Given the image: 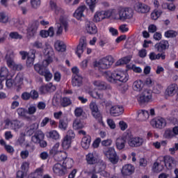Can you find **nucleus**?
<instances>
[{
  "label": "nucleus",
  "mask_w": 178,
  "mask_h": 178,
  "mask_svg": "<svg viewBox=\"0 0 178 178\" xmlns=\"http://www.w3.org/2000/svg\"><path fill=\"white\" fill-rule=\"evenodd\" d=\"M106 79L111 83H113L115 80L121 81V83H126L129 80V74L120 71L108 72Z\"/></svg>",
  "instance_id": "1"
},
{
  "label": "nucleus",
  "mask_w": 178,
  "mask_h": 178,
  "mask_svg": "<svg viewBox=\"0 0 178 178\" xmlns=\"http://www.w3.org/2000/svg\"><path fill=\"white\" fill-rule=\"evenodd\" d=\"M102 152L104 156H106L113 165H116L118 162H119V156L118 155V153H116L115 147H104Z\"/></svg>",
  "instance_id": "2"
},
{
  "label": "nucleus",
  "mask_w": 178,
  "mask_h": 178,
  "mask_svg": "<svg viewBox=\"0 0 178 178\" xmlns=\"http://www.w3.org/2000/svg\"><path fill=\"white\" fill-rule=\"evenodd\" d=\"M89 108L92 116H93V118L96 119V120H97V122H99L100 124H102V126H105V124H104V121H102V113L101 112L99 108H98V105H97V103H95V102H91L89 104Z\"/></svg>",
  "instance_id": "3"
},
{
  "label": "nucleus",
  "mask_w": 178,
  "mask_h": 178,
  "mask_svg": "<svg viewBox=\"0 0 178 178\" xmlns=\"http://www.w3.org/2000/svg\"><path fill=\"white\" fill-rule=\"evenodd\" d=\"M86 160L88 165H96V163H100L103 169L106 168L105 162L103 160L99 159L98 155L94 152L88 154L86 156Z\"/></svg>",
  "instance_id": "4"
},
{
  "label": "nucleus",
  "mask_w": 178,
  "mask_h": 178,
  "mask_svg": "<svg viewBox=\"0 0 178 178\" xmlns=\"http://www.w3.org/2000/svg\"><path fill=\"white\" fill-rule=\"evenodd\" d=\"M138 101L140 105H144V104H148V102H152V90L149 89H145L140 95Z\"/></svg>",
  "instance_id": "5"
},
{
  "label": "nucleus",
  "mask_w": 178,
  "mask_h": 178,
  "mask_svg": "<svg viewBox=\"0 0 178 178\" xmlns=\"http://www.w3.org/2000/svg\"><path fill=\"white\" fill-rule=\"evenodd\" d=\"M113 57H112V56H107L100 59L97 63V66H98L99 69H109V67L113 65Z\"/></svg>",
  "instance_id": "6"
},
{
  "label": "nucleus",
  "mask_w": 178,
  "mask_h": 178,
  "mask_svg": "<svg viewBox=\"0 0 178 178\" xmlns=\"http://www.w3.org/2000/svg\"><path fill=\"white\" fill-rule=\"evenodd\" d=\"M119 19L122 22L124 20H127V19H131L134 13L133 12V9L130 8H122L118 11Z\"/></svg>",
  "instance_id": "7"
},
{
  "label": "nucleus",
  "mask_w": 178,
  "mask_h": 178,
  "mask_svg": "<svg viewBox=\"0 0 178 178\" xmlns=\"http://www.w3.org/2000/svg\"><path fill=\"white\" fill-rule=\"evenodd\" d=\"M150 124L152 126V127H154V129H159V130H162V129H165L167 122L165 118L159 117L152 120Z\"/></svg>",
  "instance_id": "8"
},
{
  "label": "nucleus",
  "mask_w": 178,
  "mask_h": 178,
  "mask_svg": "<svg viewBox=\"0 0 178 178\" xmlns=\"http://www.w3.org/2000/svg\"><path fill=\"white\" fill-rule=\"evenodd\" d=\"M5 123H6V127H9V126H10V127L13 130H15V131H17V130H19V129H21L24 126L22 122L19 120H10L9 119H7L5 120Z\"/></svg>",
  "instance_id": "9"
},
{
  "label": "nucleus",
  "mask_w": 178,
  "mask_h": 178,
  "mask_svg": "<svg viewBox=\"0 0 178 178\" xmlns=\"http://www.w3.org/2000/svg\"><path fill=\"white\" fill-rule=\"evenodd\" d=\"M134 9L138 13L142 14L148 13L151 10V8L148 5L142 2L136 3L134 6Z\"/></svg>",
  "instance_id": "10"
},
{
  "label": "nucleus",
  "mask_w": 178,
  "mask_h": 178,
  "mask_svg": "<svg viewBox=\"0 0 178 178\" xmlns=\"http://www.w3.org/2000/svg\"><path fill=\"white\" fill-rule=\"evenodd\" d=\"M40 22H38V20L33 21L29 24L26 29L27 34H29L30 37H34L37 34V31L38 30Z\"/></svg>",
  "instance_id": "11"
},
{
  "label": "nucleus",
  "mask_w": 178,
  "mask_h": 178,
  "mask_svg": "<svg viewBox=\"0 0 178 178\" xmlns=\"http://www.w3.org/2000/svg\"><path fill=\"white\" fill-rule=\"evenodd\" d=\"M111 11L109 10H102L99 12H97L94 16V21L98 23V22H101L104 20V19H108L110 16H111Z\"/></svg>",
  "instance_id": "12"
},
{
  "label": "nucleus",
  "mask_w": 178,
  "mask_h": 178,
  "mask_svg": "<svg viewBox=\"0 0 178 178\" xmlns=\"http://www.w3.org/2000/svg\"><path fill=\"white\" fill-rule=\"evenodd\" d=\"M44 55L46 59L43 60V65L44 66H48L49 63H52V56H54V49L52 47H47L44 49Z\"/></svg>",
  "instance_id": "13"
},
{
  "label": "nucleus",
  "mask_w": 178,
  "mask_h": 178,
  "mask_svg": "<svg viewBox=\"0 0 178 178\" xmlns=\"http://www.w3.org/2000/svg\"><path fill=\"white\" fill-rule=\"evenodd\" d=\"M59 20L60 23L56 24V26L58 29L56 31L57 35H60V34L63 33V28L62 27V26H64L65 31L67 30V21L66 20V19H65L63 16H61L60 17Z\"/></svg>",
  "instance_id": "14"
},
{
  "label": "nucleus",
  "mask_w": 178,
  "mask_h": 178,
  "mask_svg": "<svg viewBox=\"0 0 178 178\" xmlns=\"http://www.w3.org/2000/svg\"><path fill=\"white\" fill-rule=\"evenodd\" d=\"M87 48V41L85 38H81L79 40V44L77 45L76 54L79 58H81V54L84 52V50Z\"/></svg>",
  "instance_id": "15"
},
{
  "label": "nucleus",
  "mask_w": 178,
  "mask_h": 178,
  "mask_svg": "<svg viewBox=\"0 0 178 178\" xmlns=\"http://www.w3.org/2000/svg\"><path fill=\"white\" fill-rule=\"evenodd\" d=\"M163 161L165 167L167 168V169H169L170 170L173 169V168L176 166V163H177V161L175 159V158L170 156H164Z\"/></svg>",
  "instance_id": "16"
},
{
  "label": "nucleus",
  "mask_w": 178,
  "mask_h": 178,
  "mask_svg": "<svg viewBox=\"0 0 178 178\" xmlns=\"http://www.w3.org/2000/svg\"><path fill=\"white\" fill-rule=\"evenodd\" d=\"M134 166L131 164L124 165L121 170V173L124 177H127V176H131L134 173Z\"/></svg>",
  "instance_id": "17"
},
{
  "label": "nucleus",
  "mask_w": 178,
  "mask_h": 178,
  "mask_svg": "<svg viewBox=\"0 0 178 178\" xmlns=\"http://www.w3.org/2000/svg\"><path fill=\"white\" fill-rule=\"evenodd\" d=\"M143 143L144 139L140 137L129 138V139L128 140V145H129V147H141Z\"/></svg>",
  "instance_id": "18"
},
{
  "label": "nucleus",
  "mask_w": 178,
  "mask_h": 178,
  "mask_svg": "<svg viewBox=\"0 0 178 178\" xmlns=\"http://www.w3.org/2000/svg\"><path fill=\"white\" fill-rule=\"evenodd\" d=\"M154 48L158 52L164 53L166 49H169V42L168 40H163L160 42L156 43Z\"/></svg>",
  "instance_id": "19"
},
{
  "label": "nucleus",
  "mask_w": 178,
  "mask_h": 178,
  "mask_svg": "<svg viewBox=\"0 0 178 178\" xmlns=\"http://www.w3.org/2000/svg\"><path fill=\"white\" fill-rule=\"evenodd\" d=\"M53 172L58 176H65L67 173V170L64 169L63 165L59 163H56L53 167Z\"/></svg>",
  "instance_id": "20"
},
{
  "label": "nucleus",
  "mask_w": 178,
  "mask_h": 178,
  "mask_svg": "<svg viewBox=\"0 0 178 178\" xmlns=\"http://www.w3.org/2000/svg\"><path fill=\"white\" fill-rule=\"evenodd\" d=\"M86 30L88 34L91 35L97 34V33H98V29H97L95 24L88 20L86 21Z\"/></svg>",
  "instance_id": "21"
},
{
  "label": "nucleus",
  "mask_w": 178,
  "mask_h": 178,
  "mask_svg": "<svg viewBox=\"0 0 178 178\" xmlns=\"http://www.w3.org/2000/svg\"><path fill=\"white\" fill-rule=\"evenodd\" d=\"M8 76H9V70H8V68L6 67H1L0 70V90L3 88V84H2V83L6 80Z\"/></svg>",
  "instance_id": "22"
},
{
  "label": "nucleus",
  "mask_w": 178,
  "mask_h": 178,
  "mask_svg": "<svg viewBox=\"0 0 178 178\" xmlns=\"http://www.w3.org/2000/svg\"><path fill=\"white\" fill-rule=\"evenodd\" d=\"M72 87H81L83 86V76L80 75H72Z\"/></svg>",
  "instance_id": "23"
},
{
  "label": "nucleus",
  "mask_w": 178,
  "mask_h": 178,
  "mask_svg": "<svg viewBox=\"0 0 178 178\" xmlns=\"http://www.w3.org/2000/svg\"><path fill=\"white\" fill-rule=\"evenodd\" d=\"M50 8L52 10L54 11L55 15H57V16H62L63 13H65V11H63V9L62 8L56 5V3L54 1H50Z\"/></svg>",
  "instance_id": "24"
},
{
  "label": "nucleus",
  "mask_w": 178,
  "mask_h": 178,
  "mask_svg": "<svg viewBox=\"0 0 178 178\" xmlns=\"http://www.w3.org/2000/svg\"><path fill=\"white\" fill-rule=\"evenodd\" d=\"M44 138H45V135L42 131H36L34 136L31 137V141L35 144V143H38L41 140H44Z\"/></svg>",
  "instance_id": "25"
},
{
  "label": "nucleus",
  "mask_w": 178,
  "mask_h": 178,
  "mask_svg": "<svg viewBox=\"0 0 178 178\" xmlns=\"http://www.w3.org/2000/svg\"><path fill=\"white\" fill-rule=\"evenodd\" d=\"M93 84L95 86V87H97L99 90H112V87L102 81H95Z\"/></svg>",
  "instance_id": "26"
},
{
  "label": "nucleus",
  "mask_w": 178,
  "mask_h": 178,
  "mask_svg": "<svg viewBox=\"0 0 178 178\" xmlns=\"http://www.w3.org/2000/svg\"><path fill=\"white\" fill-rule=\"evenodd\" d=\"M178 87L177 85L175 83H172L170 85L166 90L165 93L168 97H173V95H176V93L177 92Z\"/></svg>",
  "instance_id": "27"
},
{
  "label": "nucleus",
  "mask_w": 178,
  "mask_h": 178,
  "mask_svg": "<svg viewBox=\"0 0 178 178\" xmlns=\"http://www.w3.org/2000/svg\"><path fill=\"white\" fill-rule=\"evenodd\" d=\"M123 106H112L110 109V113L114 116H119L123 113Z\"/></svg>",
  "instance_id": "28"
},
{
  "label": "nucleus",
  "mask_w": 178,
  "mask_h": 178,
  "mask_svg": "<svg viewBox=\"0 0 178 178\" xmlns=\"http://www.w3.org/2000/svg\"><path fill=\"white\" fill-rule=\"evenodd\" d=\"M91 144V136L89 135L85 136L81 140V145L83 149H88Z\"/></svg>",
  "instance_id": "29"
},
{
  "label": "nucleus",
  "mask_w": 178,
  "mask_h": 178,
  "mask_svg": "<svg viewBox=\"0 0 178 178\" xmlns=\"http://www.w3.org/2000/svg\"><path fill=\"white\" fill-rule=\"evenodd\" d=\"M115 145L118 151H122L124 148H126V138H118L115 140Z\"/></svg>",
  "instance_id": "30"
},
{
  "label": "nucleus",
  "mask_w": 178,
  "mask_h": 178,
  "mask_svg": "<svg viewBox=\"0 0 178 178\" xmlns=\"http://www.w3.org/2000/svg\"><path fill=\"white\" fill-rule=\"evenodd\" d=\"M84 10H86V6H82L79 7L75 13H74V17L77 19V20H81V17H84Z\"/></svg>",
  "instance_id": "31"
},
{
  "label": "nucleus",
  "mask_w": 178,
  "mask_h": 178,
  "mask_svg": "<svg viewBox=\"0 0 178 178\" xmlns=\"http://www.w3.org/2000/svg\"><path fill=\"white\" fill-rule=\"evenodd\" d=\"M54 27L51 26L48 31L42 30L40 32V35L42 37V38H47V37H54Z\"/></svg>",
  "instance_id": "32"
},
{
  "label": "nucleus",
  "mask_w": 178,
  "mask_h": 178,
  "mask_svg": "<svg viewBox=\"0 0 178 178\" xmlns=\"http://www.w3.org/2000/svg\"><path fill=\"white\" fill-rule=\"evenodd\" d=\"M67 158V154L65 152H58L55 156H54V159L57 162H62V161H65Z\"/></svg>",
  "instance_id": "33"
},
{
  "label": "nucleus",
  "mask_w": 178,
  "mask_h": 178,
  "mask_svg": "<svg viewBox=\"0 0 178 178\" xmlns=\"http://www.w3.org/2000/svg\"><path fill=\"white\" fill-rule=\"evenodd\" d=\"M73 159L67 157L63 163V168H64L65 170H67V169H72V168H73Z\"/></svg>",
  "instance_id": "34"
},
{
  "label": "nucleus",
  "mask_w": 178,
  "mask_h": 178,
  "mask_svg": "<svg viewBox=\"0 0 178 178\" xmlns=\"http://www.w3.org/2000/svg\"><path fill=\"white\" fill-rule=\"evenodd\" d=\"M47 66L48 65H44V61H42V65L41 64H36L34 65V69L37 73L39 74L42 75L44 74V70L47 69Z\"/></svg>",
  "instance_id": "35"
},
{
  "label": "nucleus",
  "mask_w": 178,
  "mask_h": 178,
  "mask_svg": "<svg viewBox=\"0 0 178 178\" xmlns=\"http://www.w3.org/2000/svg\"><path fill=\"white\" fill-rule=\"evenodd\" d=\"M54 47L58 52H65L66 51V45L59 40L55 43Z\"/></svg>",
  "instance_id": "36"
},
{
  "label": "nucleus",
  "mask_w": 178,
  "mask_h": 178,
  "mask_svg": "<svg viewBox=\"0 0 178 178\" xmlns=\"http://www.w3.org/2000/svg\"><path fill=\"white\" fill-rule=\"evenodd\" d=\"M71 144L72 139H69V138H66V136H65L62 142V147L63 149H69L70 148Z\"/></svg>",
  "instance_id": "37"
},
{
  "label": "nucleus",
  "mask_w": 178,
  "mask_h": 178,
  "mask_svg": "<svg viewBox=\"0 0 178 178\" xmlns=\"http://www.w3.org/2000/svg\"><path fill=\"white\" fill-rule=\"evenodd\" d=\"M47 137L48 138H52V140H59L60 135L56 130H53L47 132Z\"/></svg>",
  "instance_id": "38"
},
{
  "label": "nucleus",
  "mask_w": 178,
  "mask_h": 178,
  "mask_svg": "<svg viewBox=\"0 0 178 178\" xmlns=\"http://www.w3.org/2000/svg\"><path fill=\"white\" fill-rule=\"evenodd\" d=\"M130 60H131V57L128 56L119 60L115 65L116 66H120V65H127V63H130Z\"/></svg>",
  "instance_id": "39"
},
{
  "label": "nucleus",
  "mask_w": 178,
  "mask_h": 178,
  "mask_svg": "<svg viewBox=\"0 0 178 178\" xmlns=\"http://www.w3.org/2000/svg\"><path fill=\"white\" fill-rule=\"evenodd\" d=\"M37 129H38V124L33 123L30 126V129L26 131V134L28 136H33L37 131Z\"/></svg>",
  "instance_id": "40"
},
{
  "label": "nucleus",
  "mask_w": 178,
  "mask_h": 178,
  "mask_svg": "<svg viewBox=\"0 0 178 178\" xmlns=\"http://www.w3.org/2000/svg\"><path fill=\"white\" fill-rule=\"evenodd\" d=\"M143 81L141 80L134 82L133 88L135 91H140L143 90Z\"/></svg>",
  "instance_id": "41"
},
{
  "label": "nucleus",
  "mask_w": 178,
  "mask_h": 178,
  "mask_svg": "<svg viewBox=\"0 0 178 178\" xmlns=\"http://www.w3.org/2000/svg\"><path fill=\"white\" fill-rule=\"evenodd\" d=\"M98 0H86V3L89 6V9L91 12H94V9H95Z\"/></svg>",
  "instance_id": "42"
},
{
  "label": "nucleus",
  "mask_w": 178,
  "mask_h": 178,
  "mask_svg": "<svg viewBox=\"0 0 178 178\" xmlns=\"http://www.w3.org/2000/svg\"><path fill=\"white\" fill-rule=\"evenodd\" d=\"M152 170L156 173H159V172H162L163 170V166L158 162H155L152 167Z\"/></svg>",
  "instance_id": "43"
},
{
  "label": "nucleus",
  "mask_w": 178,
  "mask_h": 178,
  "mask_svg": "<svg viewBox=\"0 0 178 178\" xmlns=\"http://www.w3.org/2000/svg\"><path fill=\"white\" fill-rule=\"evenodd\" d=\"M164 138H166L167 140H170L171 138H173L175 136L173 135V131L171 129H165L164 134H163Z\"/></svg>",
  "instance_id": "44"
},
{
  "label": "nucleus",
  "mask_w": 178,
  "mask_h": 178,
  "mask_svg": "<svg viewBox=\"0 0 178 178\" xmlns=\"http://www.w3.org/2000/svg\"><path fill=\"white\" fill-rule=\"evenodd\" d=\"M165 37L167 38H175L177 37V31L170 30L165 32Z\"/></svg>",
  "instance_id": "45"
},
{
  "label": "nucleus",
  "mask_w": 178,
  "mask_h": 178,
  "mask_svg": "<svg viewBox=\"0 0 178 178\" xmlns=\"http://www.w3.org/2000/svg\"><path fill=\"white\" fill-rule=\"evenodd\" d=\"M161 15H162L161 10H154V12L151 13V19H152V20H157V19L161 17Z\"/></svg>",
  "instance_id": "46"
},
{
  "label": "nucleus",
  "mask_w": 178,
  "mask_h": 178,
  "mask_svg": "<svg viewBox=\"0 0 178 178\" xmlns=\"http://www.w3.org/2000/svg\"><path fill=\"white\" fill-rule=\"evenodd\" d=\"M139 115L140 116V118H143V120H147L149 118V111L146 110H142L139 113Z\"/></svg>",
  "instance_id": "47"
},
{
  "label": "nucleus",
  "mask_w": 178,
  "mask_h": 178,
  "mask_svg": "<svg viewBox=\"0 0 178 178\" xmlns=\"http://www.w3.org/2000/svg\"><path fill=\"white\" fill-rule=\"evenodd\" d=\"M84 125L81 123L80 120H75L73 123V129L74 130H80V129H83Z\"/></svg>",
  "instance_id": "48"
},
{
  "label": "nucleus",
  "mask_w": 178,
  "mask_h": 178,
  "mask_svg": "<svg viewBox=\"0 0 178 178\" xmlns=\"http://www.w3.org/2000/svg\"><path fill=\"white\" fill-rule=\"evenodd\" d=\"M9 22V17L6 15V13L1 12L0 13V23L6 24Z\"/></svg>",
  "instance_id": "49"
},
{
  "label": "nucleus",
  "mask_w": 178,
  "mask_h": 178,
  "mask_svg": "<svg viewBox=\"0 0 178 178\" xmlns=\"http://www.w3.org/2000/svg\"><path fill=\"white\" fill-rule=\"evenodd\" d=\"M21 171L24 172V173H27V172H29V169H30V163L28 161L23 162L21 165Z\"/></svg>",
  "instance_id": "50"
},
{
  "label": "nucleus",
  "mask_w": 178,
  "mask_h": 178,
  "mask_svg": "<svg viewBox=\"0 0 178 178\" xmlns=\"http://www.w3.org/2000/svg\"><path fill=\"white\" fill-rule=\"evenodd\" d=\"M58 129L65 131L67 129V123L65 122V120H60L58 122Z\"/></svg>",
  "instance_id": "51"
},
{
  "label": "nucleus",
  "mask_w": 178,
  "mask_h": 178,
  "mask_svg": "<svg viewBox=\"0 0 178 178\" xmlns=\"http://www.w3.org/2000/svg\"><path fill=\"white\" fill-rule=\"evenodd\" d=\"M61 105L64 108L66 106H69V105H72V100L69 97H63L61 99Z\"/></svg>",
  "instance_id": "52"
},
{
  "label": "nucleus",
  "mask_w": 178,
  "mask_h": 178,
  "mask_svg": "<svg viewBox=\"0 0 178 178\" xmlns=\"http://www.w3.org/2000/svg\"><path fill=\"white\" fill-rule=\"evenodd\" d=\"M41 76H44L46 81H49L51 79H52V74L49 72V70H47V68Z\"/></svg>",
  "instance_id": "53"
},
{
  "label": "nucleus",
  "mask_w": 178,
  "mask_h": 178,
  "mask_svg": "<svg viewBox=\"0 0 178 178\" xmlns=\"http://www.w3.org/2000/svg\"><path fill=\"white\" fill-rule=\"evenodd\" d=\"M9 37H10L13 40H22L23 36L17 32H10L9 34Z\"/></svg>",
  "instance_id": "54"
},
{
  "label": "nucleus",
  "mask_w": 178,
  "mask_h": 178,
  "mask_svg": "<svg viewBox=\"0 0 178 178\" xmlns=\"http://www.w3.org/2000/svg\"><path fill=\"white\" fill-rule=\"evenodd\" d=\"M161 91H162V86L161 84L156 83L153 87V92L154 94H161Z\"/></svg>",
  "instance_id": "55"
},
{
  "label": "nucleus",
  "mask_w": 178,
  "mask_h": 178,
  "mask_svg": "<svg viewBox=\"0 0 178 178\" xmlns=\"http://www.w3.org/2000/svg\"><path fill=\"white\" fill-rule=\"evenodd\" d=\"M33 48H36L37 49H42L44 48V45H42V42L39 40L35 41L32 43Z\"/></svg>",
  "instance_id": "56"
},
{
  "label": "nucleus",
  "mask_w": 178,
  "mask_h": 178,
  "mask_svg": "<svg viewBox=\"0 0 178 178\" xmlns=\"http://www.w3.org/2000/svg\"><path fill=\"white\" fill-rule=\"evenodd\" d=\"M31 5L33 9H37L41 5V0H31Z\"/></svg>",
  "instance_id": "57"
},
{
  "label": "nucleus",
  "mask_w": 178,
  "mask_h": 178,
  "mask_svg": "<svg viewBox=\"0 0 178 178\" xmlns=\"http://www.w3.org/2000/svg\"><path fill=\"white\" fill-rule=\"evenodd\" d=\"M17 113L20 118H24L26 113H27V111L23 108H19L17 109Z\"/></svg>",
  "instance_id": "58"
},
{
  "label": "nucleus",
  "mask_w": 178,
  "mask_h": 178,
  "mask_svg": "<svg viewBox=\"0 0 178 178\" xmlns=\"http://www.w3.org/2000/svg\"><path fill=\"white\" fill-rule=\"evenodd\" d=\"M30 97L31 98V99L35 100V99H38V92H37V90H32L30 92Z\"/></svg>",
  "instance_id": "59"
},
{
  "label": "nucleus",
  "mask_w": 178,
  "mask_h": 178,
  "mask_svg": "<svg viewBox=\"0 0 178 178\" xmlns=\"http://www.w3.org/2000/svg\"><path fill=\"white\" fill-rule=\"evenodd\" d=\"M91 95L92 98H95L96 99H104V95L100 92H93Z\"/></svg>",
  "instance_id": "60"
},
{
  "label": "nucleus",
  "mask_w": 178,
  "mask_h": 178,
  "mask_svg": "<svg viewBox=\"0 0 178 178\" xmlns=\"http://www.w3.org/2000/svg\"><path fill=\"white\" fill-rule=\"evenodd\" d=\"M47 92H54L56 90V86H54L51 83L46 84Z\"/></svg>",
  "instance_id": "61"
},
{
  "label": "nucleus",
  "mask_w": 178,
  "mask_h": 178,
  "mask_svg": "<svg viewBox=\"0 0 178 178\" xmlns=\"http://www.w3.org/2000/svg\"><path fill=\"white\" fill-rule=\"evenodd\" d=\"M30 97L31 96L30 95V92H24L21 95V98L23 101H29L31 98Z\"/></svg>",
  "instance_id": "62"
},
{
  "label": "nucleus",
  "mask_w": 178,
  "mask_h": 178,
  "mask_svg": "<svg viewBox=\"0 0 178 178\" xmlns=\"http://www.w3.org/2000/svg\"><path fill=\"white\" fill-rule=\"evenodd\" d=\"M37 112V107H35V106H30L28 108V111H26V113H29V115H34V113Z\"/></svg>",
  "instance_id": "63"
},
{
  "label": "nucleus",
  "mask_w": 178,
  "mask_h": 178,
  "mask_svg": "<svg viewBox=\"0 0 178 178\" xmlns=\"http://www.w3.org/2000/svg\"><path fill=\"white\" fill-rule=\"evenodd\" d=\"M27 173L22 170H18L16 173V178H26Z\"/></svg>",
  "instance_id": "64"
}]
</instances>
